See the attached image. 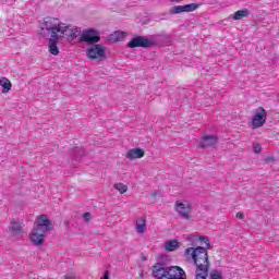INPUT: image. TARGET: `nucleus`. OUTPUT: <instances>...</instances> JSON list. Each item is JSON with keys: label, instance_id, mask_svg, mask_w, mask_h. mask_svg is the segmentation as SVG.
<instances>
[{"label": "nucleus", "instance_id": "2eb2a0df", "mask_svg": "<svg viewBox=\"0 0 279 279\" xmlns=\"http://www.w3.org/2000/svg\"><path fill=\"white\" fill-rule=\"evenodd\" d=\"M135 230L137 234H145L147 232V220L145 218L136 220Z\"/></svg>", "mask_w": 279, "mask_h": 279}, {"label": "nucleus", "instance_id": "a878e982", "mask_svg": "<svg viewBox=\"0 0 279 279\" xmlns=\"http://www.w3.org/2000/svg\"><path fill=\"white\" fill-rule=\"evenodd\" d=\"M75 37H76L75 34H73V35H72V38H75Z\"/></svg>", "mask_w": 279, "mask_h": 279}, {"label": "nucleus", "instance_id": "b1692460", "mask_svg": "<svg viewBox=\"0 0 279 279\" xmlns=\"http://www.w3.org/2000/svg\"><path fill=\"white\" fill-rule=\"evenodd\" d=\"M100 279H110V271L105 270V272Z\"/></svg>", "mask_w": 279, "mask_h": 279}, {"label": "nucleus", "instance_id": "7ed1b4c3", "mask_svg": "<svg viewBox=\"0 0 279 279\" xmlns=\"http://www.w3.org/2000/svg\"><path fill=\"white\" fill-rule=\"evenodd\" d=\"M173 210H175L179 217L185 221H191L193 219V216H191L193 206L189 201H177L173 205Z\"/></svg>", "mask_w": 279, "mask_h": 279}, {"label": "nucleus", "instance_id": "bb28decb", "mask_svg": "<svg viewBox=\"0 0 279 279\" xmlns=\"http://www.w3.org/2000/svg\"><path fill=\"white\" fill-rule=\"evenodd\" d=\"M153 197H156V193L153 194Z\"/></svg>", "mask_w": 279, "mask_h": 279}, {"label": "nucleus", "instance_id": "6e6552de", "mask_svg": "<svg viewBox=\"0 0 279 279\" xmlns=\"http://www.w3.org/2000/svg\"><path fill=\"white\" fill-rule=\"evenodd\" d=\"M101 40L99 33L95 28H89L83 32L81 43H88L89 45H97Z\"/></svg>", "mask_w": 279, "mask_h": 279}, {"label": "nucleus", "instance_id": "aec40b11", "mask_svg": "<svg viewBox=\"0 0 279 279\" xmlns=\"http://www.w3.org/2000/svg\"><path fill=\"white\" fill-rule=\"evenodd\" d=\"M113 189H116V191H119L121 195H123L124 193H128V185L123 183H116L113 185Z\"/></svg>", "mask_w": 279, "mask_h": 279}, {"label": "nucleus", "instance_id": "1a4fd4ad", "mask_svg": "<svg viewBox=\"0 0 279 279\" xmlns=\"http://www.w3.org/2000/svg\"><path fill=\"white\" fill-rule=\"evenodd\" d=\"M259 112H256L252 119V128L253 130H258V128H263L267 122V111L265 108L260 107Z\"/></svg>", "mask_w": 279, "mask_h": 279}, {"label": "nucleus", "instance_id": "4468645a", "mask_svg": "<svg viewBox=\"0 0 279 279\" xmlns=\"http://www.w3.org/2000/svg\"><path fill=\"white\" fill-rule=\"evenodd\" d=\"M10 232L12 236H21L23 234V225L19 221H12Z\"/></svg>", "mask_w": 279, "mask_h": 279}, {"label": "nucleus", "instance_id": "ddd939ff", "mask_svg": "<svg viewBox=\"0 0 279 279\" xmlns=\"http://www.w3.org/2000/svg\"><path fill=\"white\" fill-rule=\"evenodd\" d=\"M144 156L145 150H143L142 148H133L126 153L125 158H128L129 160H136L138 158H143Z\"/></svg>", "mask_w": 279, "mask_h": 279}, {"label": "nucleus", "instance_id": "20e7f679", "mask_svg": "<svg viewBox=\"0 0 279 279\" xmlns=\"http://www.w3.org/2000/svg\"><path fill=\"white\" fill-rule=\"evenodd\" d=\"M86 56L89 60H96V62H104L106 60V48L99 44L89 46L86 50Z\"/></svg>", "mask_w": 279, "mask_h": 279}, {"label": "nucleus", "instance_id": "f3484780", "mask_svg": "<svg viewBox=\"0 0 279 279\" xmlns=\"http://www.w3.org/2000/svg\"><path fill=\"white\" fill-rule=\"evenodd\" d=\"M178 247H180V242H178V240H170L165 242L166 252H175Z\"/></svg>", "mask_w": 279, "mask_h": 279}, {"label": "nucleus", "instance_id": "423d86ee", "mask_svg": "<svg viewBox=\"0 0 279 279\" xmlns=\"http://www.w3.org/2000/svg\"><path fill=\"white\" fill-rule=\"evenodd\" d=\"M34 229L38 230L39 232H44V234H47V232H51V230H53V223H51L49 216L40 215L36 219Z\"/></svg>", "mask_w": 279, "mask_h": 279}, {"label": "nucleus", "instance_id": "9d476101", "mask_svg": "<svg viewBox=\"0 0 279 279\" xmlns=\"http://www.w3.org/2000/svg\"><path fill=\"white\" fill-rule=\"evenodd\" d=\"M197 8H199V4L197 3L175 5L170 9V14H182V12H195Z\"/></svg>", "mask_w": 279, "mask_h": 279}, {"label": "nucleus", "instance_id": "39448f33", "mask_svg": "<svg viewBox=\"0 0 279 279\" xmlns=\"http://www.w3.org/2000/svg\"><path fill=\"white\" fill-rule=\"evenodd\" d=\"M156 43L145 36H136L133 37L129 43L128 47L129 49H136L138 47H142V49H149L151 47H155Z\"/></svg>", "mask_w": 279, "mask_h": 279}, {"label": "nucleus", "instance_id": "393cba45", "mask_svg": "<svg viewBox=\"0 0 279 279\" xmlns=\"http://www.w3.org/2000/svg\"><path fill=\"white\" fill-rule=\"evenodd\" d=\"M235 217L236 219H244L245 215L243 213H238Z\"/></svg>", "mask_w": 279, "mask_h": 279}, {"label": "nucleus", "instance_id": "5701e85b", "mask_svg": "<svg viewBox=\"0 0 279 279\" xmlns=\"http://www.w3.org/2000/svg\"><path fill=\"white\" fill-rule=\"evenodd\" d=\"M84 219H85V223H89L90 222V213L86 211L83 215Z\"/></svg>", "mask_w": 279, "mask_h": 279}, {"label": "nucleus", "instance_id": "f03ea898", "mask_svg": "<svg viewBox=\"0 0 279 279\" xmlns=\"http://www.w3.org/2000/svg\"><path fill=\"white\" fill-rule=\"evenodd\" d=\"M44 25L46 31L50 34V40H60L69 28V25L60 22L57 17L44 19Z\"/></svg>", "mask_w": 279, "mask_h": 279}, {"label": "nucleus", "instance_id": "f257e3e1", "mask_svg": "<svg viewBox=\"0 0 279 279\" xmlns=\"http://www.w3.org/2000/svg\"><path fill=\"white\" fill-rule=\"evenodd\" d=\"M186 242L190 247L185 248L183 256L186 260H193L196 267V279L208 278V269H210V260L208 259V250H210V241L205 236L187 235Z\"/></svg>", "mask_w": 279, "mask_h": 279}, {"label": "nucleus", "instance_id": "a211bd4d", "mask_svg": "<svg viewBox=\"0 0 279 279\" xmlns=\"http://www.w3.org/2000/svg\"><path fill=\"white\" fill-rule=\"evenodd\" d=\"M0 86H2V93H10L12 90V82L8 80L7 77H2L0 80Z\"/></svg>", "mask_w": 279, "mask_h": 279}, {"label": "nucleus", "instance_id": "9b49d317", "mask_svg": "<svg viewBox=\"0 0 279 279\" xmlns=\"http://www.w3.org/2000/svg\"><path fill=\"white\" fill-rule=\"evenodd\" d=\"M29 239L34 245H43V243H45V233L33 228L29 233Z\"/></svg>", "mask_w": 279, "mask_h": 279}, {"label": "nucleus", "instance_id": "0eeeda50", "mask_svg": "<svg viewBox=\"0 0 279 279\" xmlns=\"http://www.w3.org/2000/svg\"><path fill=\"white\" fill-rule=\"evenodd\" d=\"M163 272L166 279H186V272L179 266H172L168 269L163 267Z\"/></svg>", "mask_w": 279, "mask_h": 279}, {"label": "nucleus", "instance_id": "412c9836", "mask_svg": "<svg viewBox=\"0 0 279 279\" xmlns=\"http://www.w3.org/2000/svg\"><path fill=\"white\" fill-rule=\"evenodd\" d=\"M210 279H223V277L221 276V272L213 270L210 274Z\"/></svg>", "mask_w": 279, "mask_h": 279}, {"label": "nucleus", "instance_id": "dca6fc26", "mask_svg": "<svg viewBox=\"0 0 279 279\" xmlns=\"http://www.w3.org/2000/svg\"><path fill=\"white\" fill-rule=\"evenodd\" d=\"M251 12L247 9L239 10L233 15V21H243V19H247L250 16Z\"/></svg>", "mask_w": 279, "mask_h": 279}, {"label": "nucleus", "instance_id": "6ab92c4d", "mask_svg": "<svg viewBox=\"0 0 279 279\" xmlns=\"http://www.w3.org/2000/svg\"><path fill=\"white\" fill-rule=\"evenodd\" d=\"M48 47L52 56H58V53H60V49L58 48V44H56V40H50V44Z\"/></svg>", "mask_w": 279, "mask_h": 279}, {"label": "nucleus", "instance_id": "4be33fe9", "mask_svg": "<svg viewBox=\"0 0 279 279\" xmlns=\"http://www.w3.org/2000/svg\"><path fill=\"white\" fill-rule=\"evenodd\" d=\"M253 149H254L255 154H260L263 148L260 147V144H254Z\"/></svg>", "mask_w": 279, "mask_h": 279}, {"label": "nucleus", "instance_id": "f8f14e48", "mask_svg": "<svg viewBox=\"0 0 279 279\" xmlns=\"http://www.w3.org/2000/svg\"><path fill=\"white\" fill-rule=\"evenodd\" d=\"M218 143L217 135H205L201 140V147H215Z\"/></svg>", "mask_w": 279, "mask_h": 279}]
</instances>
